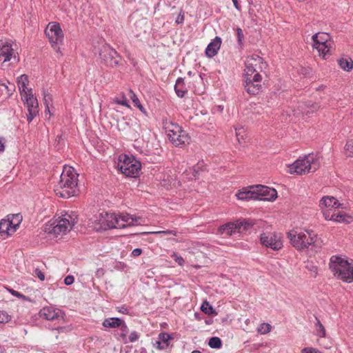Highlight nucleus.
Masks as SVG:
<instances>
[{
    "label": "nucleus",
    "mask_w": 353,
    "mask_h": 353,
    "mask_svg": "<svg viewBox=\"0 0 353 353\" xmlns=\"http://www.w3.org/2000/svg\"><path fill=\"white\" fill-rule=\"evenodd\" d=\"M346 218L351 219L350 216H347L344 214L338 213V214H333L330 218V220H332L336 222H340V223H341V222L349 223L350 221L347 220Z\"/></svg>",
    "instance_id": "nucleus-35"
},
{
    "label": "nucleus",
    "mask_w": 353,
    "mask_h": 353,
    "mask_svg": "<svg viewBox=\"0 0 353 353\" xmlns=\"http://www.w3.org/2000/svg\"><path fill=\"white\" fill-rule=\"evenodd\" d=\"M156 180L160 182V184L162 187L165 188H168V187L171 185V182L173 179V176L171 174V170L169 169V166L163 165H157L156 166Z\"/></svg>",
    "instance_id": "nucleus-15"
},
{
    "label": "nucleus",
    "mask_w": 353,
    "mask_h": 353,
    "mask_svg": "<svg viewBox=\"0 0 353 353\" xmlns=\"http://www.w3.org/2000/svg\"><path fill=\"white\" fill-rule=\"evenodd\" d=\"M39 316L48 321H54L63 319L64 312L52 306L43 307L39 312Z\"/></svg>",
    "instance_id": "nucleus-18"
},
{
    "label": "nucleus",
    "mask_w": 353,
    "mask_h": 353,
    "mask_svg": "<svg viewBox=\"0 0 353 353\" xmlns=\"http://www.w3.org/2000/svg\"><path fill=\"white\" fill-rule=\"evenodd\" d=\"M123 321L122 319L117 317L108 318L104 320L103 322V325L105 327L110 328L119 327L120 325H121Z\"/></svg>",
    "instance_id": "nucleus-28"
},
{
    "label": "nucleus",
    "mask_w": 353,
    "mask_h": 353,
    "mask_svg": "<svg viewBox=\"0 0 353 353\" xmlns=\"http://www.w3.org/2000/svg\"><path fill=\"white\" fill-rule=\"evenodd\" d=\"M119 312L123 314H128V309L125 305H123L120 307H119Z\"/></svg>",
    "instance_id": "nucleus-56"
},
{
    "label": "nucleus",
    "mask_w": 353,
    "mask_h": 353,
    "mask_svg": "<svg viewBox=\"0 0 353 353\" xmlns=\"http://www.w3.org/2000/svg\"><path fill=\"white\" fill-rule=\"evenodd\" d=\"M329 267L337 279L347 283L353 281V265L347 260L338 256H332L330 259Z\"/></svg>",
    "instance_id": "nucleus-4"
},
{
    "label": "nucleus",
    "mask_w": 353,
    "mask_h": 353,
    "mask_svg": "<svg viewBox=\"0 0 353 353\" xmlns=\"http://www.w3.org/2000/svg\"><path fill=\"white\" fill-rule=\"evenodd\" d=\"M201 310L205 313V314H216V312H215L214 309H213L212 306L210 305L209 304V303L206 301H205L201 306Z\"/></svg>",
    "instance_id": "nucleus-34"
},
{
    "label": "nucleus",
    "mask_w": 353,
    "mask_h": 353,
    "mask_svg": "<svg viewBox=\"0 0 353 353\" xmlns=\"http://www.w3.org/2000/svg\"><path fill=\"white\" fill-rule=\"evenodd\" d=\"M183 21H184V12L183 10H181V12H179V14H178V16L176 19L175 22L177 24H181L183 23Z\"/></svg>",
    "instance_id": "nucleus-47"
},
{
    "label": "nucleus",
    "mask_w": 353,
    "mask_h": 353,
    "mask_svg": "<svg viewBox=\"0 0 353 353\" xmlns=\"http://www.w3.org/2000/svg\"><path fill=\"white\" fill-rule=\"evenodd\" d=\"M13 219H15V221H17L16 223H18L19 227L21 221H22V216L19 214L10 215V219L13 220Z\"/></svg>",
    "instance_id": "nucleus-50"
},
{
    "label": "nucleus",
    "mask_w": 353,
    "mask_h": 353,
    "mask_svg": "<svg viewBox=\"0 0 353 353\" xmlns=\"http://www.w3.org/2000/svg\"><path fill=\"white\" fill-rule=\"evenodd\" d=\"M252 186L249 188H244L242 190H239L236 193V196L239 200L248 201L250 199L257 200V192Z\"/></svg>",
    "instance_id": "nucleus-21"
},
{
    "label": "nucleus",
    "mask_w": 353,
    "mask_h": 353,
    "mask_svg": "<svg viewBox=\"0 0 353 353\" xmlns=\"http://www.w3.org/2000/svg\"><path fill=\"white\" fill-rule=\"evenodd\" d=\"M14 89L15 86L14 84H12L11 86L9 87L0 81V98L3 96L6 99L10 97L12 94V92Z\"/></svg>",
    "instance_id": "nucleus-29"
},
{
    "label": "nucleus",
    "mask_w": 353,
    "mask_h": 353,
    "mask_svg": "<svg viewBox=\"0 0 353 353\" xmlns=\"http://www.w3.org/2000/svg\"><path fill=\"white\" fill-rule=\"evenodd\" d=\"M258 107H254V110H256L257 109Z\"/></svg>",
    "instance_id": "nucleus-63"
},
{
    "label": "nucleus",
    "mask_w": 353,
    "mask_h": 353,
    "mask_svg": "<svg viewBox=\"0 0 353 353\" xmlns=\"http://www.w3.org/2000/svg\"><path fill=\"white\" fill-rule=\"evenodd\" d=\"M257 192V200L274 201L277 197V192L274 188H270L263 185L252 186Z\"/></svg>",
    "instance_id": "nucleus-17"
},
{
    "label": "nucleus",
    "mask_w": 353,
    "mask_h": 353,
    "mask_svg": "<svg viewBox=\"0 0 353 353\" xmlns=\"http://www.w3.org/2000/svg\"><path fill=\"white\" fill-rule=\"evenodd\" d=\"M197 174H198V171H196L195 169H194L193 170V172H192V176L190 177V179H191V180L196 179H197Z\"/></svg>",
    "instance_id": "nucleus-57"
},
{
    "label": "nucleus",
    "mask_w": 353,
    "mask_h": 353,
    "mask_svg": "<svg viewBox=\"0 0 353 353\" xmlns=\"http://www.w3.org/2000/svg\"><path fill=\"white\" fill-rule=\"evenodd\" d=\"M44 103L46 105L47 109H49V103L52 101V96L50 94L44 95Z\"/></svg>",
    "instance_id": "nucleus-49"
},
{
    "label": "nucleus",
    "mask_w": 353,
    "mask_h": 353,
    "mask_svg": "<svg viewBox=\"0 0 353 353\" xmlns=\"http://www.w3.org/2000/svg\"><path fill=\"white\" fill-rule=\"evenodd\" d=\"M119 327H120V330H121V336L123 338L126 337L129 330H128V326L125 323V322L123 321V323H121V325H120Z\"/></svg>",
    "instance_id": "nucleus-39"
},
{
    "label": "nucleus",
    "mask_w": 353,
    "mask_h": 353,
    "mask_svg": "<svg viewBox=\"0 0 353 353\" xmlns=\"http://www.w3.org/2000/svg\"><path fill=\"white\" fill-rule=\"evenodd\" d=\"M11 316L5 311L0 312V323H6L10 321Z\"/></svg>",
    "instance_id": "nucleus-37"
},
{
    "label": "nucleus",
    "mask_w": 353,
    "mask_h": 353,
    "mask_svg": "<svg viewBox=\"0 0 353 353\" xmlns=\"http://www.w3.org/2000/svg\"><path fill=\"white\" fill-rule=\"evenodd\" d=\"M232 2L234 3L235 8L238 10H240L241 6H239V4L238 3V0H232Z\"/></svg>",
    "instance_id": "nucleus-58"
},
{
    "label": "nucleus",
    "mask_w": 353,
    "mask_h": 353,
    "mask_svg": "<svg viewBox=\"0 0 353 353\" xmlns=\"http://www.w3.org/2000/svg\"><path fill=\"white\" fill-rule=\"evenodd\" d=\"M172 258L174 260V261L176 263H177L179 265L181 266H183V264H184V259H183V257L180 255H178L176 253H174L172 255Z\"/></svg>",
    "instance_id": "nucleus-41"
},
{
    "label": "nucleus",
    "mask_w": 353,
    "mask_h": 353,
    "mask_svg": "<svg viewBox=\"0 0 353 353\" xmlns=\"http://www.w3.org/2000/svg\"><path fill=\"white\" fill-rule=\"evenodd\" d=\"M236 36H237V41L239 45L241 46L243 44V40L244 39V35L243 33V30L240 28H236Z\"/></svg>",
    "instance_id": "nucleus-40"
},
{
    "label": "nucleus",
    "mask_w": 353,
    "mask_h": 353,
    "mask_svg": "<svg viewBox=\"0 0 353 353\" xmlns=\"http://www.w3.org/2000/svg\"><path fill=\"white\" fill-rule=\"evenodd\" d=\"M4 351H5V349L3 347L0 346V353H3Z\"/></svg>",
    "instance_id": "nucleus-61"
},
{
    "label": "nucleus",
    "mask_w": 353,
    "mask_h": 353,
    "mask_svg": "<svg viewBox=\"0 0 353 353\" xmlns=\"http://www.w3.org/2000/svg\"><path fill=\"white\" fill-rule=\"evenodd\" d=\"M105 274V270L103 269V268H99L97 270L96 272H95V275L97 277H101L104 275Z\"/></svg>",
    "instance_id": "nucleus-53"
},
{
    "label": "nucleus",
    "mask_w": 353,
    "mask_h": 353,
    "mask_svg": "<svg viewBox=\"0 0 353 353\" xmlns=\"http://www.w3.org/2000/svg\"><path fill=\"white\" fill-rule=\"evenodd\" d=\"M74 281V278L72 275L67 276L64 279V283L66 285H72Z\"/></svg>",
    "instance_id": "nucleus-48"
},
{
    "label": "nucleus",
    "mask_w": 353,
    "mask_h": 353,
    "mask_svg": "<svg viewBox=\"0 0 353 353\" xmlns=\"http://www.w3.org/2000/svg\"><path fill=\"white\" fill-rule=\"evenodd\" d=\"M319 168V163L314 160L313 156L309 154L303 159L296 160L290 167L291 174H303L315 172Z\"/></svg>",
    "instance_id": "nucleus-9"
},
{
    "label": "nucleus",
    "mask_w": 353,
    "mask_h": 353,
    "mask_svg": "<svg viewBox=\"0 0 353 353\" xmlns=\"http://www.w3.org/2000/svg\"><path fill=\"white\" fill-rule=\"evenodd\" d=\"M20 299H22L23 300H26V301H30V299L23 294H22V297H19Z\"/></svg>",
    "instance_id": "nucleus-60"
},
{
    "label": "nucleus",
    "mask_w": 353,
    "mask_h": 353,
    "mask_svg": "<svg viewBox=\"0 0 353 353\" xmlns=\"http://www.w3.org/2000/svg\"><path fill=\"white\" fill-rule=\"evenodd\" d=\"M77 176L78 174L73 169L65 168L60 176L58 187L54 190L56 194L62 198H70L76 195L78 191Z\"/></svg>",
    "instance_id": "nucleus-3"
},
{
    "label": "nucleus",
    "mask_w": 353,
    "mask_h": 353,
    "mask_svg": "<svg viewBox=\"0 0 353 353\" xmlns=\"http://www.w3.org/2000/svg\"><path fill=\"white\" fill-rule=\"evenodd\" d=\"M117 168L128 177H137L141 171V164L132 155L121 154L119 156Z\"/></svg>",
    "instance_id": "nucleus-6"
},
{
    "label": "nucleus",
    "mask_w": 353,
    "mask_h": 353,
    "mask_svg": "<svg viewBox=\"0 0 353 353\" xmlns=\"http://www.w3.org/2000/svg\"><path fill=\"white\" fill-rule=\"evenodd\" d=\"M345 149L348 152L349 157L353 156V139L347 141Z\"/></svg>",
    "instance_id": "nucleus-38"
},
{
    "label": "nucleus",
    "mask_w": 353,
    "mask_h": 353,
    "mask_svg": "<svg viewBox=\"0 0 353 353\" xmlns=\"http://www.w3.org/2000/svg\"><path fill=\"white\" fill-rule=\"evenodd\" d=\"M254 225L252 219H239L235 222H228L221 225L218 230L221 234L232 236L233 234L248 232Z\"/></svg>",
    "instance_id": "nucleus-8"
},
{
    "label": "nucleus",
    "mask_w": 353,
    "mask_h": 353,
    "mask_svg": "<svg viewBox=\"0 0 353 353\" xmlns=\"http://www.w3.org/2000/svg\"><path fill=\"white\" fill-rule=\"evenodd\" d=\"M18 228V223H14L10 219V215H8L6 219H1L0 221V237L2 239H6L14 233Z\"/></svg>",
    "instance_id": "nucleus-19"
},
{
    "label": "nucleus",
    "mask_w": 353,
    "mask_h": 353,
    "mask_svg": "<svg viewBox=\"0 0 353 353\" xmlns=\"http://www.w3.org/2000/svg\"><path fill=\"white\" fill-rule=\"evenodd\" d=\"M139 339V335L136 332H132L129 336V340L130 342H134Z\"/></svg>",
    "instance_id": "nucleus-51"
},
{
    "label": "nucleus",
    "mask_w": 353,
    "mask_h": 353,
    "mask_svg": "<svg viewBox=\"0 0 353 353\" xmlns=\"http://www.w3.org/2000/svg\"><path fill=\"white\" fill-rule=\"evenodd\" d=\"M208 345L211 348L219 349L222 346V341L220 338L217 336H213L210 339Z\"/></svg>",
    "instance_id": "nucleus-33"
},
{
    "label": "nucleus",
    "mask_w": 353,
    "mask_h": 353,
    "mask_svg": "<svg viewBox=\"0 0 353 353\" xmlns=\"http://www.w3.org/2000/svg\"><path fill=\"white\" fill-rule=\"evenodd\" d=\"M162 128L169 140L176 147L188 143L190 137L177 123H173L168 114L162 117Z\"/></svg>",
    "instance_id": "nucleus-2"
},
{
    "label": "nucleus",
    "mask_w": 353,
    "mask_h": 353,
    "mask_svg": "<svg viewBox=\"0 0 353 353\" xmlns=\"http://www.w3.org/2000/svg\"><path fill=\"white\" fill-rule=\"evenodd\" d=\"M301 353H322L320 350L312 347H304L301 350Z\"/></svg>",
    "instance_id": "nucleus-42"
},
{
    "label": "nucleus",
    "mask_w": 353,
    "mask_h": 353,
    "mask_svg": "<svg viewBox=\"0 0 353 353\" xmlns=\"http://www.w3.org/2000/svg\"><path fill=\"white\" fill-rule=\"evenodd\" d=\"M21 99L24 101L25 105L27 107L28 113L26 115L27 121L30 123L33 119L39 114V105L36 97L33 95L25 92H21Z\"/></svg>",
    "instance_id": "nucleus-12"
},
{
    "label": "nucleus",
    "mask_w": 353,
    "mask_h": 353,
    "mask_svg": "<svg viewBox=\"0 0 353 353\" xmlns=\"http://www.w3.org/2000/svg\"><path fill=\"white\" fill-rule=\"evenodd\" d=\"M341 204L334 196H323L319 202V206L322 208H338Z\"/></svg>",
    "instance_id": "nucleus-25"
},
{
    "label": "nucleus",
    "mask_w": 353,
    "mask_h": 353,
    "mask_svg": "<svg viewBox=\"0 0 353 353\" xmlns=\"http://www.w3.org/2000/svg\"><path fill=\"white\" fill-rule=\"evenodd\" d=\"M8 291L16 297H22V294L19 293L17 291L14 290L13 289H9Z\"/></svg>",
    "instance_id": "nucleus-55"
},
{
    "label": "nucleus",
    "mask_w": 353,
    "mask_h": 353,
    "mask_svg": "<svg viewBox=\"0 0 353 353\" xmlns=\"http://www.w3.org/2000/svg\"><path fill=\"white\" fill-rule=\"evenodd\" d=\"M13 51L11 45L4 44L0 46V64L10 61L12 56Z\"/></svg>",
    "instance_id": "nucleus-24"
},
{
    "label": "nucleus",
    "mask_w": 353,
    "mask_h": 353,
    "mask_svg": "<svg viewBox=\"0 0 353 353\" xmlns=\"http://www.w3.org/2000/svg\"><path fill=\"white\" fill-rule=\"evenodd\" d=\"M316 325L319 326V336L320 337H324L325 336V330L323 327V325L321 324L319 320L317 319Z\"/></svg>",
    "instance_id": "nucleus-44"
},
{
    "label": "nucleus",
    "mask_w": 353,
    "mask_h": 353,
    "mask_svg": "<svg viewBox=\"0 0 353 353\" xmlns=\"http://www.w3.org/2000/svg\"><path fill=\"white\" fill-rule=\"evenodd\" d=\"M339 66L345 71L350 72L353 68V61L350 57L341 58L338 60Z\"/></svg>",
    "instance_id": "nucleus-30"
},
{
    "label": "nucleus",
    "mask_w": 353,
    "mask_h": 353,
    "mask_svg": "<svg viewBox=\"0 0 353 353\" xmlns=\"http://www.w3.org/2000/svg\"><path fill=\"white\" fill-rule=\"evenodd\" d=\"M136 217H133L129 214L120 213H106V217L102 221L101 228L107 230L112 228H124L130 226L137 222Z\"/></svg>",
    "instance_id": "nucleus-5"
},
{
    "label": "nucleus",
    "mask_w": 353,
    "mask_h": 353,
    "mask_svg": "<svg viewBox=\"0 0 353 353\" xmlns=\"http://www.w3.org/2000/svg\"><path fill=\"white\" fill-rule=\"evenodd\" d=\"M115 103H117V104H120V105H124V106H126V107H130V105H128V99L125 97V96L123 95L122 97V99H116L114 100Z\"/></svg>",
    "instance_id": "nucleus-45"
},
{
    "label": "nucleus",
    "mask_w": 353,
    "mask_h": 353,
    "mask_svg": "<svg viewBox=\"0 0 353 353\" xmlns=\"http://www.w3.org/2000/svg\"><path fill=\"white\" fill-rule=\"evenodd\" d=\"M260 241L263 246L273 250H279L283 247L280 235L274 232L262 233L260 236Z\"/></svg>",
    "instance_id": "nucleus-13"
},
{
    "label": "nucleus",
    "mask_w": 353,
    "mask_h": 353,
    "mask_svg": "<svg viewBox=\"0 0 353 353\" xmlns=\"http://www.w3.org/2000/svg\"><path fill=\"white\" fill-rule=\"evenodd\" d=\"M142 253V250L141 248H136L134 250H133V251L132 252V255L133 256H139V255H141Z\"/></svg>",
    "instance_id": "nucleus-54"
},
{
    "label": "nucleus",
    "mask_w": 353,
    "mask_h": 353,
    "mask_svg": "<svg viewBox=\"0 0 353 353\" xmlns=\"http://www.w3.org/2000/svg\"><path fill=\"white\" fill-rule=\"evenodd\" d=\"M34 275L37 276L41 281H44L45 274L44 273L39 270V268H36L34 270Z\"/></svg>",
    "instance_id": "nucleus-46"
},
{
    "label": "nucleus",
    "mask_w": 353,
    "mask_h": 353,
    "mask_svg": "<svg viewBox=\"0 0 353 353\" xmlns=\"http://www.w3.org/2000/svg\"><path fill=\"white\" fill-rule=\"evenodd\" d=\"M45 32L52 47L62 42L63 34L59 23H53L49 29L46 30Z\"/></svg>",
    "instance_id": "nucleus-16"
},
{
    "label": "nucleus",
    "mask_w": 353,
    "mask_h": 353,
    "mask_svg": "<svg viewBox=\"0 0 353 353\" xmlns=\"http://www.w3.org/2000/svg\"><path fill=\"white\" fill-rule=\"evenodd\" d=\"M172 334L166 332H161L158 336V341H156V347L159 350H163L167 349L170 345V340L173 339Z\"/></svg>",
    "instance_id": "nucleus-23"
},
{
    "label": "nucleus",
    "mask_w": 353,
    "mask_h": 353,
    "mask_svg": "<svg viewBox=\"0 0 353 353\" xmlns=\"http://www.w3.org/2000/svg\"><path fill=\"white\" fill-rule=\"evenodd\" d=\"M160 326L161 328H167L168 325L167 323L164 322V323H160Z\"/></svg>",
    "instance_id": "nucleus-59"
},
{
    "label": "nucleus",
    "mask_w": 353,
    "mask_h": 353,
    "mask_svg": "<svg viewBox=\"0 0 353 353\" xmlns=\"http://www.w3.org/2000/svg\"><path fill=\"white\" fill-rule=\"evenodd\" d=\"M221 39L219 37H216L207 46L205 49V55L212 58L214 57L220 49L221 45Z\"/></svg>",
    "instance_id": "nucleus-22"
},
{
    "label": "nucleus",
    "mask_w": 353,
    "mask_h": 353,
    "mask_svg": "<svg viewBox=\"0 0 353 353\" xmlns=\"http://www.w3.org/2000/svg\"><path fill=\"white\" fill-rule=\"evenodd\" d=\"M176 232L174 230H157L156 229V237L164 238L165 240L172 239L171 236H176Z\"/></svg>",
    "instance_id": "nucleus-31"
},
{
    "label": "nucleus",
    "mask_w": 353,
    "mask_h": 353,
    "mask_svg": "<svg viewBox=\"0 0 353 353\" xmlns=\"http://www.w3.org/2000/svg\"><path fill=\"white\" fill-rule=\"evenodd\" d=\"M99 54L101 62L112 68L117 66L121 59L117 52L108 44H103L99 48Z\"/></svg>",
    "instance_id": "nucleus-10"
},
{
    "label": "nucleus",
    "mask_w": 353,
    "mask_h": 353,
    "mask_svg": "<svg viewBox=\"0 0 353 353\" xmlns=\"http://www.w3.org/2000/svg\"><path fill=\"white\" fill-rule=\"evenodd\" d=\"M322 88H323V85L319 87V88H318V90L321 89Z\"/></svg>",
    "instance_id": "nucleus-64"
},
{
    "label": "nucleus",
    "mask_w": 353,
    "mask_h": 353,
    "mask_svg": "<svg viewBox=\"0 0 353 353\" xmlns=\"http://www.w3.org/2000/svg\"><path fill=\"white\" fill-rule=\"evenodd\" d=\"M270 331V325L268 323H263L261 325V328L259 329V332L261 334H266Z\"/></svg>",
    "instance_id": "nucleus-43"
},
{
    "label": "nucleus",
    "mask_w": 353,
    "mask_h": 353,
    "mask_svg": "<svg viewBox=\"0 0 353 353\" xmlns=\"http://www.w3.org/2000/svg\"><path fill=\"white\" fill-rule=\"evenodd\" d=\"M245 75L244 87L247 92L252 95L259 94L262 89V76L261 74L256 73L252 76H248L246 74Z\"/></svg>",
    "instance_id": "nucleus-14"
},
{
    "label": "nucleus",
    "mask_w": 353,
    "mask_h": 353,
    "mask_svg": "<svg viewBox=\"0 0 353 353\" xmlns=\"http://www.w3.org/2000/svg\"><path fill=\"white\" fill-rule=\"evenodd\" d=\"M312 39L315 48L318 50L319 55L324 59H326L327 56L332 54L334 50V44L329 34L318 32L314 34Z\"/></svg>",
    "instance_id": "nucleus-7"
},
{
    "label": "nucleus",
    "mask_w": 353,
    "mask_h": 353,
    "mask_svg": "<svg viewBox=\"0 0 353 353\" xmlns=\"http://www.w3.org/2000/svg\"><path fill=\"white\" fill-rule=\"evenodd\" d=\"M17 83L19 89H23L21 93L22 92L23 94H25V92H26L25 89L26 88V85L28 83V77L26 74L21 75L18 78Z\"/></svg>",
    "instance_id": "nucleus-32"
},
{
    "label": "nucleus",
    "mask_w": 353,
    "mask_h": 353,
    "mask_svg": "<svg viewBox=\"0 0 353 353\" xmlns=\"http://www.w3.org/2000/svg\"><path fill=\"white\" fill-rule=\"evenodd\" d=\"M174 90L176 95L182 98L184 97L185 93H187L188 90L185 87L184 79L182 77H179L176 81L174 85Z\"/></svg>",
    "instance_id": "nucleus-27"
},
{
    "label": "nucleus",
    "mask_w": 353,
    "mask_h": 353,
    "mask_svg": "<svg viewBox=\"0 0 353 353\" xmlns=\"http://www.w3.org/2000/svg\"><path fill=\"white\" fill-rule=\"evenodd\" d=\"M6 139L3 137L0 138V152H2L5 150Z\"/></svg>",
    "instance_id": "nucleus-52"
},
{
    "label": "nucleus",
    "mask_w": 353,
    "mask_h": 353,
    "mask_svg": "<svg viewBox=\"0 0 353 353\" xmlns=\"http://www.w3.org/2000/svg\"><path fill=\"white\" fill-rule=\"evenodd\" d=\"M130 97L134 106L137 107L141 112H145L144 108L143 105L141 104L138 97L131 90H130Z\"/></svg>",
    "instance_id": "nucleus-36"
},
{
    "label": "nucleus",
    "mask_w": 353,
    "mask_h": 353,
    "mask_svg": "<svg viewBox=\"0 0 353 353\" xmlns=\"http://www.w3.org/2000/svg\"><path fill=\"white\" fill-rule=\"evenodd\" d=\"M70 225V222L68 218L59 217V219L54 221L53 223L50 225V228H49L48 232L55 235L65 234L68 231H69L68 228Z\"/></svg>",
    "instance_id": "nucleus-20"
},
{
    "label": "nucleus",
    "mask_w": 353,
    "mask_h": 353,
    "mask_svg": "<svg viewBox=\"0 0 353 353\" xmlns=\"http://www.w3.org/2000/svg\"><path fill=\"white\" fill-rule=\"evenodd\" d=\"M291 245L297 250L302 251L310 246L317 252L322 246V241L313 230L297 231L292 230L287 233Z\"/></svg>",
    "instance_id": "nucleus-1"
},
{
    "label": "nucleus",
    "mask_w": 353,
    "mask_h": 353,
    "mask_svg": "<svg viewBox=\"0 0 353 353\" xmlns=\"http://www.w3.org/2000/svg\"><path fill=\"white\" fill-rule=\"evenodd\" d=\"M191 353H202V352L199 350H194Z\"/></svg>",
    "instance_id": "nucleus-62"
},
{
    "label": "nucleus",
    "mask_w": 353,
    "mask_h": 353,
    "mask_svg": "<svg viewBox=\"0 0 353 353\" xmlns=\"http://www.w3.org/2000/svg\"><path fill=\"white\" fill-rule=\"evenodd\" d=\"M245 72L248 76L264 71L268 68V64L263 59L256 54L247 57L245 61Z\"/></svg>",
    "instance_id": "nucleus-11"
},
{
    "label": "nucleus",
    "mask_w": 353,
    "mask_h": 353,
    "mask_svg": "<svg viewBox=\"0 0 353 353\" xmlns=\"http://www.w3.org/2000/svg\"><path fill=\"white\" fill-rule=\"evenodd\" d=\"M301 108L303 114L309 116L310 114L316 112L320 108V105L318 103L308 101L303 104Z\"/></svg>",
    "instance_id": "nucleus-26"
}]
</instances>
